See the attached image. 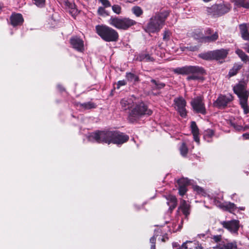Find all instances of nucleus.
I'll list each match as a JSON object with an SVG mask.
<instances>
[{
	"label": "nucleus",
	"instance_id": "obj_1",
	"mask_svg": "<svg viewBox=\"0 0 249 249\" xmlns=\"http://www.w3.org/2000/svg\"><path fill=\"white\" fill-rule=\"evenodd\" d=\"M89 138L98 143H113L118 146L127 142L129 139L128 135L119 130H96L92 132Z\"/></svg>",
	"mask_w": 249,
	"mask_h": 249
},
{
	"label": "nucleus",
	"instance_id": "obj_2",
	"mask_svg": "<svg viewBox=\"0 0 249 249\" xmlns=\"http://www.w3.org/2000/svg\"><path fill=\"white\" fill-rule=\"evenodd\" d=\"M170 13L169 10H163L156 13L149 20L144 28L148 33L154 34L159 32L165 25V22Z\"/></svg>",
	"mask_w": 249,
	"mask_h": 249
},
{
	"label": "nucleus",
	"instance_id": "obj_3",
	"mask_svg": "<svg viewBox=\"0 0 249 249\" xmlns=\"http://www.w3.org/2000/svg\"><path fill=\"white\" fill-rule=\"evenodd\" d=\"M172 71L177 74L189 75L186 78L187 80H201L203 81L204 75L206 74V70L199 66H185L181 67L174 68Z\"/></svg>",
	"mask_w": 249,
	"mask_h": 249
},
{
	"label": "nucleus",
	"instance_id": "obj_4",
	"mask_svg": "<svg viewBox=\"0 0 249 249\" xmlns=\"http://www.w3.org/2000/svg\"><path fill=\"white\" fill-rule=\"evenodd\" d=\"M234 93L237 95L239 99V104L243 109L245 114L249 113V107L248 104L249 97V91L247 90L246 86L243 83L239 82L233 87Z\"/></svg>",
	"mask_w": 249,
	"mask_h": 249
},
{
	"label": "nucleus",
	"instance_id": "obj_5",
	"mask_svg": "<svg viewBox=\"0 0 249 249\" xmlns=\"http://www.w3.org/2000/svg\"><path fill=\"white\" fill-rule=\"evenodd\" d=\"M97 35L105 41L117 42L119 35L117 31L106 25H97L95 26Z\"/></svg>",
	"mask_w": 249,
	"mask_h": 249
},
{
	"label": "nucleus",
	"instance_id": "obj_6",
	"mask_svg": "<svg viewBox=\"0 0 249 249\" xmlns=\"http://www.w3.org/2000/svg\"><path fill=\"white\" fill-rule=\"evenodd\" d=\"M153 113L151 109L143 101L138 102L134 104V106L128 115V119L131 122H133L136 119L143 116H149Z\"/></svg>",
	"mask_w": 249,
	"mask_h": 249
},
{
	"label": "nucleus",
	"instance_id": "obj_7",
	"mask_svg": "<svg viewBox=\"0 0 249 249\" xmlns=\"http://www.w3.org/2000/svg\"><path fill=\"white\" fill-rule=\"evenodd\" d=\"M108 23L115 28L123 30H127L129 28L136 24L135 20L129 18H119L111 17Z\"/></svg>",
	"mask_w": 249,
	"mask_h": 249
},
{
	"label": "nucleus",
	"instance_id": "obj_8",
	"mask_svg": "<svg viewBox=\"0 0 249 249\" xmlns=\"http://www.w3.org/2000/svg\"><path fill=\"white\" fill-rule=\"evenodd\" d=\"M231 8V7L229 4H215L210 7H206V11L208 15L215 18L221 16L228 13Z\"/></svg>",
	"mask_w": 249,
	"mask_h": 249
},
{
	"label": "nucleus",
	"instance_id": "obj_9",
	"mask_svg": "<svg viewBox=\"0 0 249 249\" xmlns=\"http://www.w3.org/2000/svg\"><path fill=\"white\" fill-rule=\"evenodd\" d=\"M190 104L195 113L201 114L203 115L207 114V110L203 97L198 96L195 97L191 100Z\"/></svg>",
	"mask_w": 249,
	"mask_h": 249
},
{
	"label": "nucleus",
	"instance_id": "obj_10",
	"mask_svg": "<svg viewBox=\"0 0 249 249\" xmlns=\"http://www.w3.org/2000/svg\"><path fill=\"white\" fill-rule=\"evenodd\" d=\"M233 100L234 96L230 93L227 95L220 94L213 103V106L220 109H225Z\"/></svg>",
	"mask_w": 249,
	"mask_h": 249
},
{
	"label": "nucleus",
	"instance_id": "obj_11",
	"mask_svg": "<svg viewBox=\"0 0 249 249\" xmlns=\"http://www.w3.org/2000/svg\"><path fill=\"white\" fill-rule=\"evenodd\" d=\"M220 224L231 233H238L240 228V222L238 220L220 221Z\"/></svg>",
	"mask_w": 249,
	"mask_h": 249
},
{
	"label": "nucleus",
	"instance_id": "obj_12",
	"mask_svg": "<svg viewBox=\"0 0 249 249\" xmlns=\"http://www.w3.org/2000/svg\"><path fill=\"white\" fill-rule=\"evenodd\" d=\"M72 48L76 51L83 53L84 51V42L82 38L77 36H73L70 39Z\"/></svg>",
	"mask_w": 249,
	"mask_h": 249
},
{
	"label": "nucleus",
	"instance_id": "obj_13",
	"mask_svg": "<svg viewBox=\"0 0 249 249\" xmlns=\"http://www.w3.org/2000/svg\"><path fill=\"white\" fill-rule=\"evenodd\" d=\"M229 51V49L223 48L212 51L213 60L217 61L221 64L223 63L224 62L225 59L227 58Z\"/></svg>",
	"mask_w": 249,
	"mask_h": 249
},
{
	"label": "nucleus",
	"instance_id": "obj_14",
	"mask_svg": "<svg viewBox=\"0 0 249 249\" xmlns=\"http://www.w3.org/2000/svg\"><path fill=\"white\" fill-rule=\"evenodd\" d=\"M175 104L177 107V110L179 115L183 118L187 116V111L185 108L186 102L182 97H179L174 100Z\"/></svg>",
	"mask_w": 249,
	"mask_h": 249
},
{
	"label": "nucleus",
	"instance_id": "obj_15",
	"mask_svg": "<svg viewBox=\"0 0 249 249\" xmlns=\"http://www.w3.org/2000/svg\"><path fill=\"white\" fill-rule=\"evenodd\" d=\"M10 23L13 27L20 26L24 22V18L21 14L13 13L9 18Z\"/></svg>",
	"mask_w": 249,
	"mask_h": 249
},
{
	"label": "nucleus",
	"instance_id": "obj_16",
	"mask_svg": "<svg viewBox=\"0 0 249 249\" xmlns=\"http://www.w3.org/2000/svg\"><path fill=\"white\" fill-rule=\"evenodd\" d=\"M205 34L207 35L203 37V40L205 42H215L218 38L219 35L218 32H213V30L211 28H207L205 31Z\"/></svg>",
	"mask_w": 249,
	"mask_h": 249
},
{
	"label": "nucleus",
	"instance_id": "obj_17",
	"mask_svg": "<svg viewBox=\"0 0 249 249\" xmlns=\"http://www.w3.org/2000/svg\"><path fill=\"white\" fill-rule=\"evenodd\" d=\"M179 211L182 212L185 218L188 219L191 212V205L187 203L185 200L181 199L177 212H179Z\"/></svg>",
	"mask_w": 249,
	"mask_h": 249
},
{
	"label": "nucleus",
	"instance_id": "obj_18",
	"mask_svg": "<svg viewBox=\"0 0 249 249\" xmlns=\"http://www.w3.org/2000/svg\"><path fill=\"white\" fill-rule=\"evenodd\" d=\"M61 4H63L69 9V12L72 16H76L79 12L76 5L72 2L71 0H57Z\"/></svg>",
	"mask_w": 249,
	"mask_h": 249
},
{
	"label": "nucleus",
	"instance_id": "obj_19",
	"mask_svg": "<svg viewBox=\"0 0 249 249\" xmlns=\"http://www.w3.org/2000/svg\"><path fill=\"white\" fill-rule=\"evenodd\" d=\"M239 29L242 39L249 41V25L248 23H242L239 25Z\"/></svg>",
	"mask_w": 249,
	"mask_h": 249
},
{
	"label": "nucleus",
	"instance_id": "obj_20",
	"mask_svg": "<svg viewBox=\"0 0 249 249\" xmlns=\"http://www.w3.org/2000/svg\"><path fill=\"white\" fill-rule=\"evenodd\" d=\"M74 104L75 107H79L80 109H82L85 110L94 109L96 108L97 107V105L96 103L91 101H89L83 103H81L79 102H75Z\"/></svg>",
	"mask_w": 249,
	"mask_h": 249
},
{
	"label": "nucleus",
	"instance_id": "obj_21",
	"mask_svg": "<svg viewBox=\"0 0 249 249\" xmlns=\"http://www.w3.org/2000/svg\"><path fill=\"white\" fill-rule=\"evenodd\" d=\"M135 59L139 61L144 62H153L154 58L151 55L145 51L142 52L135 55Z\"/></svg>",
	"mask_w": 249,
	"mask_h": 249
},
{
	"label": "nucleus",
	"instance_id": "obj_22",
	"mask_svg": "<svg viewBox=\"0 0 249 249\" xmlns=\"http://www.w3.org/2000/svg\"><path fill=\"white\" fill-rule=\"evenodd\" d=\"M120 104L122 109L125 111H130L134 106V102L131 99L123 98L121 100Z\"/></svg>",
	"mask_w": 249,
	"mask_h": 249
},
{
	"label": "nucleus",
	"instance_id": "obj_23",
	"mask_svg": "<svg viewBox=\"0 0 249 249\" xmlns=\"http://www.w3.org/2000/svg\"><path fill=\"white\" fill-rule=\"evenodd\" d=\"M191 132L193 135L194 141L197 143H199V130L196 123L195 121H192L191 123Z\"/></svg>",
	"mask_w": 249,
	"mask_h": 249
},
{
	"label": "nucleus",
	"instance_id": "obj_24",
	"mask_svg": "<svg viewBox=\"0 0 249 249\" xmlns=\"http://www.w3.org/2000/svg\"><path fill=\"white\" fill-rule=\"evenodd\" d=\"M167 204L169 207V210L172 212L177 207L178 201L176 197L173 195H168L166 197Z\"/></svg>",
	"mask_w": 249,
	"mask_h": 249
},
{
	"label": "nucleus",
	"instance_id": "obj_25",
	"mask_svg": "<svg viewBox=\"0 0 249 249\" xmlns=\"http://www.w3.org/2000/svg\"><path fill=\"white\" fill-rule=\"evenodd\" d=\"M220 207L223 210L229 212L230 213H233L237 209L236 205L231 202L221 204Z\"/></svg>",
	"mask_w": 249,
	"mask_h": 249
},
{
	"label": "nucleus",
	"instance_id": "obj_26",
	"mask_svg": "<svg viewBox=\"0 0 249 249\" xmlns=\"http://www.w3.org/2000/svg\"><path fill=\"white\" fill-rule=\"evenodd\" d=\"M242 67L243 64L241 63H234L232 68L230 70L228 75L230 77L236 75Z\"/></svg>",
	"mask_w": 249,
	"mask_h": 249
},
{
	"label": "nucleus",
	"instance_id": "obj_27",
	"mask_svg": "<svg viewBox=\"0 0 249 249\" xmlns=\"http://www.w3.org/2000/svg\"><path fill=\"white\" fill-rule=\"evenodd\" d=\"M125 78L128 82H133L134 84H136L140 81L139 76L130 72L126 73Z\"/></svg>",
	"mask_w": 249,
	"mask_h": 249
},
{
	"label": "nucleus",
	"instance_id": "obj_28",
	"mask_svg": "<svg viewBox=\"0 0 249 249\" xmlns=\"http://www.w3.org/2000/svg\"><path fill=\"white\" fill-rule=\"evenodd\" d=\"M150 81L154 85V86L151 87L152 91H154L155 90H160L163 89L166 86L165 83L161 82L159 80H156L154 79H152Z\"/></svg>",
	"mask_w": 249,
	"mask_h": 249
},
{
	"label": "nucleus",
	"instance_id": "obj_29",
	"mask_svg": "<svg viewBox=\"0 0 249 249\" xmlns=\"http://www.w3.org/2000/svg\"><path fill=\"white\" fill-rule=\"evenodd\" d=\"M235 53L245 63L249 61V56L242 50L237 49L235 50Z\"/></svg>",
	"mask_w": 249,
	"mask_h": 249
},
{
	"label": "nucleus",
	"instance_id": "obj_30",
	"mask_svg": "<svg viewBox=\"0 0 249 249\" xmlns=\"http://www.w3.org/2000/svg\"><path fill=\"white\" fill-rule=\"evenodd\" d=\"M198 57L202 59L207 61L213 60L212 51L200 53L198 54Z\"/></svg>",
	"mask_w": 249,
	"mask_h": 249
},
{
	"label": "nucleus",
	"instance_id": "obj_31",
	"mask_svg": "<svg viewBox=\"0 0 249 249\" xmlns=\"http://www.w3.org/2000/svg\"><path fill=\"white\" fill-rule=\"evenodd\" d=\"M215 132L213 130L207 129L204 131V138L208 142H212L211 139L214 136Z\"/></svg>",
	"mask_w": 249,
	"mask_h": 249
},
{
	"label": "nucleus",
	"instance_id": "obj_32",
	"mask_svg": "<svg viewBox=\"0 0 249 249\" xmlns=\"http://www.w3.org/2000/svg\"><path fill=\"white\" fill-rule=\"evenodd\" d=\"M222 249H239L237 247V243L236 241H233L231 242H228L226 244H224L222 248Z\"/></svg>",
	"mask_w": 249,
	"mask_h": 249
},
{
	"label": "nucleus",
	"instance_id": "obj_33",
	"mask_svg": "<svg viewBox=\"0 0 249 249\" xmlns=\"http://www.w3.org/2000/svg\"><path fill=\"white\" fill-rule=\"evenodd\" d=\"M178 186L186 187L190 184V180L187 178H182L177 180Z\"/></svg>",
	"mask_w": 249,
	"mask_h": 249
},
{
	"label": "nucleus",
	"instance_id": "obj_34",
	"mask_svg": "<svg viewBox=\"0 0 249 249\" xmlns=\"http://www.w3.org/2000/svg\"><path fill=\"white\" fill-rule=\"evenodd\" d=\"M132 12L137 17H141L143 13L141 7L138 6H135L132 8Z\"/></svg>",
	"mask_w": 249,
	"mask_h": 249
},
{
	"label": "nucleus",
	"instance_id": "obj_35",
	"mask_svg": "<svg viewBox=\"0 0 249 249\" xmlns=\"http://www.w3.org/2000/svg\"><path fill=\"white\" fill-rule=\"evenodd\" d=\"M181 155L183 157H186L188 152V148L185 142H183L179 148Z\"/></svg>",
	"mask_w": 249,
	"mask_h": 249
},
{
	"label": "nucleus",
	"instance_id": "obj_36",
	"mask_svg": "<svg viewBox=\"0 0 249 249\" xmlns=\"http://www.w3.org/2000/svg\"><path fill=\"white\" fill-rule=\"evenodd\" d=\"M32 1L39 8H43L46 5V0H32Z\"/></svg>",
	"mask_w": 249,
	"mask_h": 249
},
{
	"label": "nucleus",
	"instance_id": "obj_37",
	"mask_svg": "<svg viewBox=\"0 0 249 249\" xmlns=\"http://www.w3.org/2000/svg\"><path fill=\"white\" fill-rule=\"evenodd\" d=\"M194 190L197 192V194L200 195H203L205 194L204 189L198 185L194 186Z\"/></svg>",
	"mask_w": 249,
	"mask_h": 249
},
{
	"label": "nucleus",
	"instance_id": "obj_38",
	"mask_svg": "<svg viewBox=\"0 0 249 249\" xmlns=\"http://www.w3.org/2000/svg\"><path fill=\"white\" fill-rule=\"evenodd\" d=\"M171 35L170 32L167 30L165 29L163 34V40L164 41H168L170 39V36Z\"/></svg>",
	"mask_w": 249,
	"mask_h": 249
},
{
	"label": "nucleus",
	"instance_id": "obj_39",
	"mask_svg": "<svg viewBox=\"0 0 249 249\" xmlns=\"http://www.w3.org/2000/svg\"><path fill=\"white\" fill-rule=\"evenodd\" d=\"M178 194L180 196H183L188 191L186 187L183 186H178Z\"/></svg>",
	"mask_w": 249,
	"mask_h": 249
},
{
	"label": "nucleus",
	"instance_id": "obj_40",
	"mask_svg": "<svg viewBox=\"0 0 249 249\" xmlns=\"http://www.w3.org/2000/svg\"><path fill=\"white\" fill-rule=\"evenodd\" d=\"M230 125L237 131H242L243 129V126L242 125H238L237 124L231 121L230 122Z\"/></svg>",
	"mask_w": 249,
	"mask_h": 249
},
{
	"label": "nucleus",
	"instance_id": "obj_41",
	"mask_svg": "<svg viewBox=\"0 0 249 249\" xmlns=\"http://www.w3.org/2000/svg\"><path fill=\"white\" fill-rule=\"evenodd\" d=\"M231 2H234V4L238 7H242L245 2V0H231Z\"/></svg>",
	"mask_w": 249,
	"mask_h": 249
},
{
	"label": "nucleus",
	"instance_id": "obj_42",
	"mask_svg": "<svg viewBox=\"0 0 249 249\" xmlns=\"http://www.w3.org/2000/svg\"><path fill=\"white\" fill-rule=\"evenodd\" d=\"M113 11L117 14H120L121 13V7L118 5H114L112 6Z\"/></svg>",
	"mask_w": 249,
	"mask_h": 249
},
{
	"label": "nucleus",
	"instance_id": "obj_43",
	"mask_svg": "<svg viewBox=\"0 0 249 249\" xmlns=\"http://www.w3.org/2000/svg\"><path fill=\"white\" fill-rule=\"evenodd\" d=\"M97 12L98 15L100 16H104L105 15H107L105 8L103 7H99L98 9Z\"/></svg>",
	"mask_w": 249,
	"mask_h": 249
},
{
	"label": "nucleus",
	"instance_id": "obj_44",
	"mask_svg": "<svg viewBox=\"0 0 249 249\" xmlns=\"http://www.w3.org/2000/svg\"><path fill=\"white\" fill-rule=\"evenodd\" d=\"M211 238L215 242L218 243L220 242L222 240V235H213Z\"/></svg>",
	"mask_w": 249,
	"mask_h": 249
},
{
	"label": "nucleus",
	"instance_id": "obj_45",
	"mask_svg": "<svg viewBox=\"0 0 249 249\" xmlns=\"http://www.w3.org/2000/svg\"><path fill=\"white\" fill-rule=\"evenodd\" d=\"M199 50V47L198 46H187V50L191 52L197 51Z\"/></svg>",
	"mask_w": 249,
	"mask_h": 249
},
{
	"label": "nucleus",
	"instance_id": "obj_46",
	"mask_svg": "<svg viewBox=\"0 0 249 249\" xmlns=\"http://www.w3.org/2000/svg\"><path fill=\"white\" fill-rule=\"evenodd\" d=\"M99 1L101 2L105 7H109L111 6L110 2L108 0H99Z\"/></svg>",
	"mask_w": 249,
	"mask_h": 249
},
{
	"label": "nucleus",
	"instance_id": "obj_47",
	"mask_svg": "<svg viewBox=\"0 0 249 249\" xmlns=\"http://www.w3.org/2000/svg\"><path fill=\"white\" fill-rule=\"evenodd\" d=\"M126 82L124 80H120L117 82V89H119L121 86H125L126 85Z\"/></svg>",
	"mask_w": 249,
	"mask_h": 249
},
{
	"label": "nucleus",
	"instance_id": "obj_48",
	"mask_svg": "<svg viewBox=\"0 0 249 249\" xmlns=\"http://www.w3.org/2000/svg\"><path fill=\"white\" fill-rule=\"evenodd\" d=\"M244 50H245L247 53H249V43H246L244 44L243 47Z\"/></svg>",
	"mask_w": 249,
	"mask_h": 249
},
{
	"label": "nucleus",
	"instance_id": "obj_49",
	"mask_svg": "<svg viewBox=\"0 0 249 249\" xmlns=\"http://www.w3.org/2000/svg\"><path fill=\"white\" fill-rule=\"evenodd\" d=\"M57 89L61 92L65 91V89L64 87L60 84H59L57 86Z\"/></svg>",
	"mask_w": 249,
	"mask_h": 249
},
{
	"label": "nucleus",
	"instance_id": "obj_50",
	"mask_svg": "<svg viewBox=\"0 0 249 249\" xmlns=\"http://www.w3.org/2000/svg\"><path fill=\"white\" fill-rule=\"evenodd\" d=\"M150 242L152 244V245H156V237L155 236H153L150 239Z\"/></svg>",
	"mask_w": 249,
	"mask_h": 249
},
{
	"label": "nucleus",
	"instance_id": "obj_51",
	"mask_svg": "<svg viewBox=\"0 0 249 249\" xmlns=\"http://www.w3.org/2000/svg\"><path fill=\"white\" fill-rule=\"evenodd\" d=\"M242 7L245 8L249 9V2L245 1L244 5H242Z\"/></svg>",
	"mask_w": 249,
	"mask_h": 249
},
{
	"label": "nucleus",
	"instance_id": "obj_52",
	"mask_svg": "<svg viewBox=\"0 0 249 249\" xmlns=\"http://www.w3.org/2000/svg\"><path fill=\"white\" fill-rule=\"evenodd\" d=\"M243 136L245 137L246 139H249V133H245L243 135Z\"/></svg>",
	"mask_w": 249,
	"mask_h": 249
},
{
	"label": "nucleus",
	"instance_id": "obj_53",
	"mask_svg": "<svg viewBox=\"0 0 249 249\" xmlns=\"http://www.w3.org/2000/svg\"><path fill=\"white\" fill-rule=\"evenodd\" d=\"M249 128V126L247 125H245L244 127H243V129L242 131H246Z\"/></svg>",
	"mask_w": 249,
	"mask_h": 249
},
{
	"label": "nucleus",
	"instance_id": "obj_54",
	"mask_svg": "<svg viewBox=\"0 0 249 249\" xmlns=\"http://www.w3.org/2000/svg\"><path fill=\"white\" fill-rule=\"evenodd\" d=\"M217 231H218L219 233H221V234L223 233H224V230H223V229H221V228H219V229H218L217 230Z\"/></svg>",
	"mask_w": 249,
	"mask_h": 249
},
{
	"label": "nucleus",
	"instance_id": "obj_55",
	"mask_svg": "<svg viewBox=\"0 0 249 249\" xmlns=\"http://www.w3.org/2000/svg\"><path fill=\"white\" fill-rule=\"evenodd\" d=\"M195 249H203V248L201 246V245H198L196 247Z\"/></svg>",
	"mask_w": 249,
	"mask_h": 249
},
{
	"label": "nucleus",
	"instance_id": "obj_56",
	"mask_svg": "<svg viewBox=\"0 0 249 249\" xmlns=\"http://www.w3.org/2000/svg\"><path fill=\"white\" fill-rule=\"evenodd\" d=\"M181 49L182 51H185V50H187V47L184 46V47H181Z\"/></svg>",
	"mask_w": 249,
	"mask_h": 249
},
{
	"label": "nucleus",
	"instance_id": "obj_57",
	"mask_svg": "<svg viewBox=\"0 0 249 249\" xmlns=\"http://www.w3.org/2000/svg\"><path fill=\"white\" fill-rule=\"evenodd\" d=\"M150 249H156V245H151Z\"/></svg>",
	"mask_w": 249,
	"mask_h": 249
},
{
	"label": "nucleus",
	"instance_id": "obj_58",
	"mask_svg": "<svg viewBox=\"0 0 249 249\" xmlns=\"http://www.w3.org/2000/svg\"><path fill=\"white\" fill-rule=\"evenodd\" d=\"M160 92H158V93H154L153 92H152V94H153L154 95H156V96L159 95V94H160Z\"/></svg>",
	"mask_w": 249,
	"mask_h": 249
},
{
	"label": "nucleus",
	"instance_id": "obj_59",
	"mask_svg": "<svg viewBox=\"0 0 249 249\" xmlns=\"http://www.w3.org/2000/svg\"><path fill=\"white\" fill-rule=\"evenodd\" d=\"M202 0L205 2H208L210 1H211L212 0Z\"/></svg>",
	"mask_w": 249,
	"mask_h": 249
},
{
	"label": "nucleus",
	"instance_id": "obj_60",
	"mask_svg": "<svg viewBox=\"0 0 249 249\" xmlns=\"http://www.w3.org/2000/svg\"><path fill=\"white\" fill-rule=\"evenodd\" d=\"M198 236H199V237L200 238L201 236L204 237L205 236V234H198Z\"/></svg>",
	"mask_w": 249,
	"mask_h": 249
},
{
	"label": "nucleus",
	"instance_id": "obj_61",
	"mask_svg": "<svg viewBox=\"0 0 249 249\" xmlns=\"http://www.w3.org/2000/svg\"><path fill=\"white\" fill-rule=\"evenodd\" d=\"M162 241H164V242L165 241V240H164V239L163 238L162 239Z\"/></svg>",
	"mask_w": 249,
	"mask_h": 249
},
{
	"label": "nucleus",
	"instance_id": "obj_62",
	"mask_svg": "<svg viewBox=\"0 0 249 249\" xmlns=\"http://www.w3.org/2000/svg\"><path fill=\"white\" fill-rule=\"evenodd\" d=\"M240 209L241 210H243V209L242 208H240Z\"/></svg>",
	"mask_w": 249,
	"mask_h": 249
}]
</instances>
